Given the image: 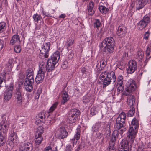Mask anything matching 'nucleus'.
<instances>
[{"mask_svg":"<svg viewBox=\"0 0 151 151\" xmlns=\"http://www.w3.org/2000/svg\"><path fill=\"white\" fill-rule=\"evenodd\" d=\"M42 88L39 87L37 90V92L35 94V97L36 99H38L39 97L40 94L42 93Z\"/></svg>","mask_w":151,"mask_h":151,"instance_id":"nucleus-45","label":"nucleus"},{"mask_svg":"<svg viewBox=\"0 0 151 151\" xmlns=\"http://www.w3.org/2000/svg\"><path fill=\"white\" fill-rule=\"evenodd\" d=\"M4 45V41L0 39V50L3 48Z\"/></svg>","mask_w":151,"mask_h":151,"instance_id":"nucleus-57","label":"nucleus"},{"mask_svg":"<svg viewBox=\"0 0 151 151\" xmlns=\"http://www.w3.org/2000/svg\"><path fill=\"white\" fill-rule=\"evenodd\" d=\"M13 60V59H9L6 64V69L7 70L9 71H11L12 69Z\"/></svg>","mask_w":151,"mask_h":151,"instance_id":"nucleus-35","label":"nucleus"},{"mask_svg":"<svg viewBox=\"0 0 151 151\" xmlns=\"http://www.w3.org/2000/svg\"><path fill=\"white\" fill-rule=\"evenodd\" d=\"M6 135L0 134V147L3 146L6 143Z\"/></svg>","mask_w":151,"mask_h":151,"instance_id":"nucleus-36","label":"nucleus"},{"mask_svg":"<svg viewBox=\"0 0 151 151\" xmlns=\"http://www.w3.org/2000/svg\"><path fill=\"white\" fill-rule=\"evenodd\" d=\"M74 55L73 53L72 52H70L69 54L68 55V58H71L73 57Z\"/></svg>","mask_w":151,"mask_h":151,"instance_id":"nucleus-62","label":"nucleus"},{"mask_svg":"<svg viewBox=\"0 0 151 151\" xmlns=\"http://www.w3.org/2000/svg\"><path fill=\"white\" fill-rule=\"evenodd\" d=\"M45 122L47 125H50L52 123L53 120L52 119L49 117V116H48L46 120L45 119Z\"/></svg>","mask_w":151,"mask_h":151,"instance_id":"nucleus-49","label":"nucleus"},{"mask_svg":"<svg viewBox=\"0 0 151 151\" xmlns=\"http://www.w3.org/2000/svg\"><path fill=\"white\" fill-rule=\"evenodd\" d=\"M80 115V111L76 109H72L68 113L67 119V122L69 123H74Z\"/></svg>","mask_w":151,"mask_h":151,"instance_id":"nucleus-6","label":"nucleus"},{"mask_svg":"<svg viewBox=\"0 0 151 151\" xmlns=\"http://www.w3.org/2000/svg\"><path fill=\"white\" fill-rule=\"evenodd\" d=\"M42 13L43 15H45V16H46L48 17H51V16L50 14L48 12H45V11H44V10L42 9Z\"/></svg>","mask_w":151,"mask_h":151,"instance_id":"nucleus-58","label":"nucleus"},{"mask_svg":"<svg viewBox=\"0 0 151 151\" xmlns=\"http://www.w3.org/2000/svg\"><path fill=\"white\" fill-rule=\"evenodd\" d=\"M95 128L97 127L96 130H102V128L104 127H105V130L106 131V133H107L106 137L107 138L109 137L111 135V131L110 129V125L109 124L107 125L105 124L104 122H98L95 125Z\"/></svg>","mask_w":151,"mask_h":151,"instance_id":"nucleus-8","label":"nucleus"},{"mask_svg":"<svg viewBox=\"0 0 151 151\" xmlns=\"http://www.w3.org/2000/svg\"><path fill=\"white\" fill-rule=\"evenodd\" d=\"M6 74V72L4 71L0 75V87L3 86L1 85L3 83H5Z\"/></svg>","mask_w":151,"mask_h":151,"instance_id":"nucleus-28","label":"nucleus"},{"mask_svg":"<svg viewBox=\"0 0 151 151\" xmlns=\"http://www.w3.org/2000/svg\"><path fill=\"white\" fill-rule=\"evenodd\" d=\"M97 138L99 139L101 138L103 134L101 133H98L96 134Z\"/></svg>","mask_w":151,"mask_h":151,"instance_id":"nucleus-61","label":"nucleus"},{"mask_svg":"<svg viewBox=\"0 0 151 151\" xmlns=\"http://www.w3.org/2000/svg\"><path fill=\"white\" fill-rule=\"evenodd\" d=\"M128 68L127 70L128 73H132L137 70V63L135 60H131L128 62Z\"/></svg>","mask_w":151,"mask_h":151,"instance_id":"nucleus-14","label":"nucleus"},{"mask_svg":"<svg viewBox=\"0 0 151 151\" xmlns=\"http://www.w3.org/2000/svg\"><path fill=\"white\" fill-rule=\"evenodd\" d=\"M83 101L85 103H87L90 101L89 97L88 96H85L83 97Z\"/></svg>","mask_w":151,"mask_h":151,"instance_id":"nucleus-53","label":"nucleus"},{"mask_svg":"<svg viewBox=\"0 0 151 151\" xmlns=\"http://www.w3.org/2000/svg\"><path fill=\"white\" fill-rule=\"evenodd\" d=\"M147 24H146L143 20H141L137 23V27L139 30H142L144 29L145 28Z\"/></svg>","mask_w":151,"mask_h":151,"instance_id":"nucleus-30","label":"nucleus"},{"mask_svg":"<svg viewBox=\"0 0 151 151\" xmlns=\"http://www.w3.org/2000/svg\"><path fill=\"white\" fill-rule=\"evenodd\" d=\"M99 9L101 13L104 14H106L109 10L108 8L103 6H100L99 7Z\"/></svg>","mask_w":151,"mask_h":151,"instance_id":"nucleus-39","label":"nucleus"},{"mask_svg":"<svg viewBox=\"0 0 151 151\" xmlns=\"http://www.w3.org/2000/svg\"><path fill=\"white\" fill-rule=\"evenodd\" d=\"M73 147L70 144H69L67 145L65 151H71Z\"/></svg>","mask_w":151,"mask_h":151,"instance_id":"nucleus-51","label":"nucleus"},{"mask_svg":"<svg viewBox=\"0 0 151 151\" xmlns=\"http://www.w3.org/2000/svg\"><path fill=\"white\" fill-rule=\"evenodd\" d=\"M20 148L24 151H31L33 148L32 143L28 142L22 144Z\"/></svg>","mask_w":151,"mask_h":151,"instance_id":"nucleus-19","label":"nucleus"},{"mask_svg":"<svg viewBox=\"0 0 151 151\" xmlns=\"http://www.w3.org/2000/svg\"><path fill=\"white\" fill-rule=\"evenodd\" d=\"M126 119V115L125 113L122 112L120 114L117 118L115 127L116 129L120 130L119 134L121 137H123V133L126 131L125 122Z\"/></svg>","mask_w":151,"mask_h":151,"instance_id":"nucleus-4","label":"nucleus"},{"mask_svg":"<svg viewBox=\"0 0 151 151\" xmlns=\"http://www.w3.org/2000/svg\"><path fill=\"white\" fill-rule=\"evenodd\" d=\"M151 49V48L149 46H148V47H147V50H146V54L147 56H149L150 54V52L151 50L150 49Z\"/></svg>","mask_w":151,"mask_h":151,"instance_id":"nucleus-56","label":"nucleus"},{"mask_svg":"<svg viewBox=\"0 0 151 151\" xmlns=\"http://www.w3.org/2000/svg\"><path fill=\"white\" fill-rule=\"evenodd\" d=\"M14 89L13 86L11 85L4 93V99L6 101H9L11 99L12 92Z\"/></svg>","mask_w":151,"mask_h":151,"instance_id":"nucleus-16","label":"nucleus"},{"mask_svg":"<svg viewBox=\"0 0 151 151\" xmlns=\"http://www.w3.org/2000/svg\"><path fill=\"white\" fill-rule=\"evenodd\" d=\"M43 140L42 136L35 134V143L37 145H39L41 143Z\"/></svg>","mask_w":151,"mask_h":151,"instance_id":"nucleus-32","label":"nucleus"},{"mask_svg":"<svg viewBox=\"0 0 151 151\" xmlns=\"http://www.w3.org/2000/svg\"><path fill=\"white\" fill-rule=\"evenodd\" d=\"M34 81V78H25L24 86L27 91L30 92L32 91Z\"/></svg>","mask_w":151,"mask_h":151,"instance_id":"nucleus-13","label":"nucleus"},{"mask_svg":"<svg viewBox=\"0 0 151 151\" xmlns=\"http://www.w3.org/2000/svg\"><path fill=\"white\" fill-rule=\"evenodd\" d=\"M135 88V84H133L128 88H127V87H126L125 91H124V92H123L122 94L123 95L126 96H128L130 93L134 91Z\"/></svg>","mask_w":151,"mask_h":151,"instance_id":"nucleus-22","label":"nucleus"},{"mask_svg":"<svg viewBox=\"0 0 151 151\" xmlns=\"http://www.w3.org/2000/svg\"><path fill=\"white\" fill-rule=\"evenodd\" d=\"M9 139L12 142L15 143L16 145L17 143L18 142L19 140L17 134L14 131L11 134Z\"/></svg>","mask_w":151,"mask_h":151,"instance_id":"nucleus-25","label":"nucleus"},{"mask_svg":"<svg viewBox=\"0 0 151 151\" xmlns=\"http://www.w3.org/2000/svg\"><path fill=\"white\" fill-rule=\"evenodd\" d=\"M15 52L17 53H19L20 52L21 49L19 46L18 45L15 46L14 48Z\"/></svg>","mask_w":151,"mask_h":151,"instance_id":"nucleus-55","label":"nucleus"},{"mask_svg":"<svg viewBox=\"0 0 151 151\" xmlns=\"http://www.w3.org/2000/svg\"><path fill=\"white\" fill-rule=\"evenodd\" d=\"M143 57V53L141 50H139L137 52L136 56V59L139 61L141 62Z\"/></svg>","mask_w":151,"mask_h":151,"instance_id":"nucleus-33","label":"nucleus"},{"mask_svg":"<svg viewBox=\"0 0 151 151\" xmlns=\"http://www.w3.org/2000/svg\"><path fill=\"white\" fill-rule=\"evenodd\" d=\"M150 32L149 31H148L145 32L144 35V39L146 40H148L150 36Z\"/></svg>","mask_w":151,"mask_h":151,"instance_id":"nucleus-52","label":"nucleus"},{"mask_svg":"<svg viewBox=\"0 0 151 151\" xmlns=\"http://www.w3.org/2000/svg\"><path fill=\"white\" fill-rule=\"evenodd\" d=\"M131 126L129 129L128 133L131 134L134 133V136H136L137 132V128L138 127V123L135 118L133 119L132 120Z\"/></svg>","mask_w":151,"mask_h":151,"instance_id":"nucleus-15","label":"nucleus"},{"mask_svg":"<svg viewBox=\"0 0 151 151\" xmlns=\"http://www.w3.org/2000/svg\"><path fill=\"white\" fill-rule=\"evenodd\" d=\"M74 41V40L72 39L71 40H69V41L67 42L66 43L67 47L71 46L73 44Z\"/></svg>","mask_w":151,"mask_h":151,"instance_id":"nucleus-54","label":"nucleus"},{"mask_svg":"<svg viewBox=\"0 0 151 151\" xmlns=\"http://www.w3.org/2000/svg\"><path fill=\"white\" fill-rule=\"evenodd\" d=\"M115 44L114 40L113 37H106L102 41L100 47L104 50V51L111 53L114 51Z\"/></svg>","mask_w":151,"mask_h":151,"instance_id":"nucleus-3","label":"nucleus"},{"mask_svg":"<svg viewBox=\"0 0 151 151\" xmlns=\"http://www.w3.org/2000/svg\"><path fill=\"white\" fill-rule=\"evenodd\" d=\"M127 32V28L124 25L119 26L116 31V34L120 37H124Z\"/></svg>","mask_w":151,"mask_h":151,"instance_id":"nucleus-17","label":"nucleus"},{"mask_svg":"<svg viewBox=\"0 0 151 151\" xmlns=\"http://www.w3.org/2000/svg\"><path fill=\"white\" fill-rule=\"evenodd\" d=\"M26 78H29L31 79L34 78L33 77V71L30 69H29L26 71Z\"/></svg>","mask_w":151,"mask_h":151,"instance_id":"nucleus-34","label":"nucleus"},{"mask_svg":"<svg viewBox=\"0 0 151 151\" xmlns=\"http://www.w3.org/2000/svg\"><path fill=\"white\" fill-rule=\"evenodd\" d=\"M45 117V114L44 112H40L36 116V122L38 123L44 122Z\"/></svg>","mask_w":151,"mask_h":151,"instance_id":"nucleus-20","label":"nucleus"},{"mask_svg":"<svg viewBox=\"0 0 151 151\" xmlns=\"http://www.w3.org/2000/svg\"><path fill=\"white\" fill-rule=\"evenodd\" d=\"M50 46V43L48 42L45 43L41 49L39 55L40 58H47L48 57L49 52Z\"/></svg>","mask_w":151,"mask_h":151,"instance_id":"nucleus-7","label":"nucleus"},{"mask_svg":"<svg viewBox=\"0 0 151 151\" xmlns=\"http://www.w3.org/2000/svg\"><path fill=\"white\" fill-rule=\"evenodd\" d=\"M81 130L80 128H77L76 129V133L74 135V138L71 139L73 146L76 144L77 141L79 139L80 137Z\"/></svg>","mask_w":151,"mask_h":151,"instance_id":"nucleus-23","label":"nucleus"},{"mask_svg":"<svg viewBox=\"0 0 151 151\" xmlns=\"http://www.w3.org/2000/svg\"><path fill=\"white\" fill-rule=\"evenodd\" d=\"M68 132L63 127H59L56 131L55 135L58 139H63L67 138Z\"/></svg>","mask_w":151,"mask_h":151,"instance_id":"nucleus-10","label":"nucleus"},{"mask_svg":"<svg viewBox=\"0 0 151 151\" xmlns=\"http://www.w3.org/2000/svg\"><path fill=\"white\" fill-rule=\"evenodd\" d=\"M101 25V24L100 20L98 19H95V22L94 24V28L99 29Z\"/></svg>","mask_w":151,"mask_h":151,"instance_id":"nucleus-43","label":"nucleus"},{"mask_svg":"<svg viewBox=\"0 0 151 151\" xmlns=\"http://www.w3.org/2000/svg\"><path fill=\"white\" fill-rule=\"evenodd\" d=\"M14 97L15 99V101L16 102V104L18 106H21L22 105V97L21 90L18 88L15 91L14 94Z\"/></svg>","mask_w":151,"mask_h":151,"instance_id":"nucleus-11","label":"nucleus"},{"mask_svg":"<svg viewBox=\"0 0 151 151\" xmlns=\"http://www.w3.org/2000/svg\"><path fill=\"white\" fill-rule=\"evenodd\" d=\"M68 66V63L66 61H64L63 62L62 65V67L63 69H65Z\"/></svg>","mask_w":151,"mask_h":151,"instance_id":"nucleus-59","label":"nucleus"},{"mask_svg":"<svg viewBox=\"0 0 151 151\" xmlns=\"http://www.w3.org/2000/svg\"><path fill=\"white\" fill-rule=\"evenodd\" d=\"M135 4H136V9L138 10L142 8L144 5V4L143 2V0H136Z\"/></svg>","mask_w":151,"mask_h":151,"instance_id":"nucleus-27","label":"nucleus"},{"mask_svg":"<svg viewBox=\"0 0 151 151\" xmlns=\"http://www.w3.org/2000/svg\"><path fill=\"white\" fill-rule=\"evenodd\" d=\"M44 128L40 126L38 128L37 130L36 134L42 136Z\"/></svg>","mask_w":151,"mask_h":151,"instance_id":"nucleus-44","label":"nucleus"},{"mask_svg":"<svg viewBox=\"0 0 151 151\" xmlns=\"http://www.w3.org/2000/svg\"><path fill=\"white\" fill-rule=\"evenodd\" d=\"M100 62L101 63L99 65L100 67L98 68V64H97L96 66V72L98 73H100V71L102 70V68H104L107 64L106 60L104 58L101 59Z\"/></svg>","mask_w":151,"mask_h":151,"instance_id":"nucleus-24","label":"nucleus"},{"mask_svg":"<svg viewBox=\"0 0 151 151\" xmlns=\"http://www.w3.org/2000/svg\"><path fill=\"white\" fill-rule=\"evenodd\" d=\"M46 71L44 66H40L35 78V81L37 84H39L42 82L44 78L45 74Z\"/></svg>","mask_w":151,"mask_h":151,"instance_id":"nucleus-9","label":"nucleus"},{"mask_svg":"<svg viewBox=\"0 0 151 151\" xmlns=\"http://www.w3.org/2000/svg\"><path fill=\"white\" fill-rule=\"evenodd\" d=\"M69 99L68 93L65 91H63L62 94V100L61 103L64 104Z\"/></svg>","mask_w":151,"mask_h":151,"instance_id":"nucleus-29","label":"nucleus"},{"mask_svg":"<svg viewBox=\"0 0 151 151\" xmlns=\"http://www.w3.org/2000/svg\"><path fill=\"white\" fill-rule=\"evenodd\" d=\"M43 151H53L50 146H48L46 147Z\"/></svg>","mask_w":151,"mask_h":151,"instance_id":"nucleus-60","label":"nucleus"},{"mask_svg":"<svg viewBox=\"0 0 151 151\" xmlns=\"http://www.w3.org/2000/svg\"><path fill=\"white\" fill-rule=\"evenodd\" d=\"M116 86L117 88V91L119 92H121L123 90V84H117Z\"/></svg>","mask_w":151,"mask_h":151,"instance_id":"nucleus-50","label":"nucleus"},{"mask_svg":"<svg viewBox=\"0 0 151 151\" xmlns=\"http://www.w3.org/2000/svg\"><path fill=\"white\" fill-rule=\"evenodd\" d=\"M33 18L34 20L37 22L38 21L42 19V17L40 15L38 14L37 13L34 14L33 16Z\"/></svg>","mask_w":151,"mask_h":151,"instance_id":"nucleus-40","label":"nucleus"},{"mask_svg":"<svg viewBox=\"0 0 151 151\" xmlns=\"http://www.w3.org/2000/svg\"><path fill=\"white\" fill-rule=\"evenodd\" d=\"M86 69L85 68V67H83L82 68L81 71L83 73H85L86 71Z\"/></svg>","mask_w":151,"mask_h":151,"instance_id":"nucleus-64","label":"nucleus"},{"mask_svg":"<svg viewBox=\"0 0 151 151\" xmlns=\"http://www.w3.org/2000/svg\"><path fill=\"white\" fill-rule=\"evenodd\" d=\"M98 113V109L97 107L93 106L90 110V114L92 116L97 114Z\"/></svg>","mask_w":151,"mask_h":151,"instance_id":"nucleus-37","label":"nucleus"},{"mask_svg":"<svg viewBox=\"0 0 151 151\" xmlns=\"http://www.w3.org/2000/svg\"><path fill=\"white\" fill-rule=\"evenodd\" d=\"M6 23L4 22H0V33L2 32L6 29Z\"/></svg>","mask_w":151,"mask_h":151,"instance_id":"nucleus-42","label":"nucleus"},{"mask_svg":"<svg viewBox=\"0 0 151 151\" xmlns=\"http://www.w3.org/2000/svg\"><path fill=\"white\" fill-rule=\"evenodd\" d=\"M142 20H143L145 22L146 24L147 25L150 21V17L147 15L145 16L144 17L143 19Z\"/></svg>","mask_w":151,"mask_h":151,"instance_id":"nucleus-46","label":"nucleus"},{"mask_svg":"<svg viewBox=\"0 0 151 151\" xmlns=\"http://www.w3.org/2000/svg\"><path fill=\"white\" fill-rule=\"evenodd\" d=\"M94 4L91 1H90L87 6V13L89 15H93L95 13L94 9Z\"/></svg>","mask_w":151,"mask_h":151,"instance_id":"nucleus-18","label":"nucleus"},{"mask_svg":"<svg viewBox=\"0 0 151 151\" xmlns=\"http://www.w3.org/2000/svg\"><path fill=\"white\" fill-rule=\"evenodd\" d=\"M58 104V102H55L49 109L48 111V113H51L53 112L57 108Z\"/></svg>","mask_w":151,"mask_h":151,"instance_id":"nucleus-38","label":"nucleus"},{"mask_svg":"<svg viewBox=\"0 0 151 151\" xmlns=\"http://www.w3.org/2000/svg\"><path fill=\"white\" fill-rule=\"evenodd\" d=\"M3 119L0 123V134L6 135V133L9 127V125L5 117H3Z\"/></svg>","mask_w":151,"mask_h":151,"instance_id":"nucleus-12","label":"nucleus"},{"mask_svg":"<svg viewBox=\"0 0 151 151\" xmlns=\"http://www.w3.org/2000/svg\"><path fill=\"white\" fill-rule=\"evenodd\" d=\"M60 54L59 52H55L51 55L50 58L48 59L46 65L44 63L42 62L40 64L41 66H44L45 70L48 72L52 71L55 64L60 58Z\"/></svg>","mask_w":151,"mask_h":151,"instance_id":"nucleus-2","label":"nucleus"},{"mask_svg":"<svg viewBox=\"0 0 151 151\" xmlns=\"http://www.w3.org/2000/svg\"><path fill=\"white\" fill-rule=\"evenodd\" d=\"M135 113V109L133 107H132L131 109L129 110L127 114L128 116H132Z\"/></svg>","mask_w":151,"mask_h":151,"instance_id":"nucleus-47","label":"nucleus"},{"mask_svg":"<svg viewBox=\"0 0 151 151\" xmlns=\"http://www.w3.org/2000/svg\"><path fill=\"white\" fill-rule=\"evenodd\" d=\"M128 100L129 101V105L130 106H132L134 104L135 99V97L133 95H130L128 97Z\"/></svg>","mask_w":151,"mask_h":151,"instance_id":"nucleus-31","label":"nucleus"},{"mask_svg":"<svg viewBox=\"0 0 151 151\" xmlns=\"http://www.w3.org/2000/svg\"><path fill=\"white\" fill-rule=\"evenodd\" d=\"M99 80L102 82L103 88L106 87L110 84L111 82H115L116 77L115 73L113 71H103L99 76Z\"/></svg>","mask_w":151,"mask_h":151,"instance_id":"nucleus-1","label":"nucleus"},{"mask_svg":"<svg viewBox=\"0 0 151 151\" xmlns=\"http://www.w3.org/2000/svg\"><path fill=\"white\" fill-rule=\"evenodd\" d=\"M66 17V16L65 14H62L59 16V17L60 18H65Z\"/></svg>","mask_w":151,"mask_h":151,"instance_id":"nucleus-63","label":"nucleus"},{"mask_svg":"<svg viewBox=\"0 0 151 151\" xmlns=\"http://www.w3.org/2000/svg\"><path fill=\"white\" fill-rule=\"evenodd\" d=\"M123 77L122 75H119L116 81L117 84H123Z\"/></svg>","mask_w":151,"mask_h":151,"instance_id":"nucleus-41","label":"nucleus"},{"mask_svg":"<svg viewBox=\"0 0 151 151\" xmlns=\"http://www.w3.org/2000/svg\"><path fill=\"white\" fill-rule=\"evenodd\" d=\"M133 84H135V82L133 80L130 79L127 82L126 85V87H127V88H128Z\"/></svg>","mask_w":151,"mask_h":151,"instance_id":"nucleus-48","label":"nucleus"},{"mask_svg":"<svg viewBox=\"0 0 151 151\" xmlns=\"http://www.w3.org/2000/svg\"><path fill=\"white\" fill-rule=\"evenodd\" d=\"M20 42L19 36L18 35H14L10 41V44L13 45L15 44H17V42Z\"/></svg>","mask_w":151,"mask_h":151,"instance_id":"nucleus-26","label":"nucleus"},{"mask_svg":"<svg viewBox=\"0 0 151 151\" xmlns=\"http://www.w3.org/2000/svg\"><path fill=\"white\" fill-rule=\"evenodd\" d=\"M120 132H119L117 130H115L113 131L112 133L113 137L110 140L109 143L110 145H111L112 146H114L115 144L114 142L118 138L119 135V133Z\"/></svg>","mask_w":151,"mask_h":151,"instance_id":"nucleus-21","label":"nucleus"},{"mask_svg":"<svg viewBox=\"0 0 151 151\" xmlns=\"http://www.w3.org/2000/svg\"><path fill=\"white\" fill-rule=\"evenodd\" d=\"M134 134L128 133L127 137V139H122L120 144L121 147L122 148L123 150L129 151L131 150L132 147L134 145V140L135 137Z\"/></svg>","mask_w":151,"mask_h":151,"instance_id":"nucleus-5","label":"nucleus"}]
</instances>
